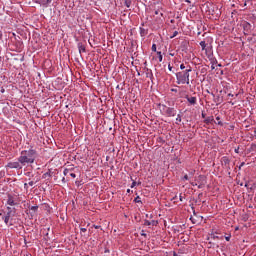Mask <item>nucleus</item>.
<instances>
[{
	"instance_id": "39448f33",
	"label": "nucleus",
	"mask_w": 256,
	"mask_h": 256,
	"mask_svg": "<svg viewBox=\"0 0 256 256\" xmlns=\"http://www.w3.org/2000/svg\"><path fill=\"white\" fill-rule=\"evenodd\" d=\"M7 205L10 207H15V205H18L17 199L11 195H8Z\"/></svg>"
},
{
	"instance_id": "72a5a7b5",
	"label": "nucleus",
	"mask_w": 256,
	"mask_h": 256,
	"mask_svg": "<svg viewBox=\"0 0 256 256\" xmlns=\"http://www.w3.org/2000/svg\"><path fill=\"white\" fill-rule=\"evenodd\" d=\"M155 15H159V12H158V11H156V12H155Z\"/></svg>"
},
{
	"instance_id": "cd10ccee",
	"label": "nucleus",
	"mask_w": 256,
	"mask_h": 256,
	"mask_svg": "<svg viewBox=\"0 0 256 256\" xmlns=\"http://www.w3.org/2000/svg\"><path fill=\"white\" fill-rule=\"evenodd\" d=\"M0 39H3V32L0 31Z\"/></svg>"
},
{
	"instance_id": "7ed1b4c3",
	"label": "nucleus",
	"mask_w": 256,
	"mask_h": 256,
	"mask_svg": "<svg viewBox=\"0 0 256 256\" xmlns=\"http://www.w3.org/2000/svg\"><path fill=\"white\" fill-rule=\"evenodd\" d=\"M159 110L165 117H175L177 115V110H175V108H171L164 104H159Z\"/></svg>"
},
{
	"instance_id": "a211bd4d",
	"label": "nucleus",
	"mask_w": 256,
	"mask_h": 256,
	"mask_svg": "<svg viewBox=\"0 0 256 256\" xmlns=\"http://www.w3.org/2000/svg\"><path fill=\"white\" fill-rule=\"evenodd\" d=\"M152 51H154V52L157 51V45H156V44H153V45H152Z\"/></svg>"
},
{
	"instance_id": "a878e982",
	"label": "nucleus",
	"mask_w": 256,
	"mask_h": 256,
	"mask_svg": "<svg viewBox=\"0 0 256 256\" xmlns=\"http://www.w3.org/2000/svg\"><path fill=\"white\" fill-rule=\"evenodd\" d=\"M80 231H81L82 233H86V232H87V228H81Z\"/></svg>"
},
{
	"instance_id": "423d86ee",
	"label": "nucleus",
	"mask_w": 256,
	"mask_h": 256,
	"mask_svg": "<svg viewBox=\"0 0 256 256\" xmlns=\"http://www.w3.org/2000/svg\"><path fill=\"white\" fill-rule=\"evenodd\" d=\"M65 177H67V175H70V177H72V179H75V177H77V175L73 172H71V169L69 168H65L63 171Z\"/></svg>"
},
{
	"instance_id": "9d476101",
	"label": "nucleus",
	"mask_w": 256,
	"mask_h": 256,
	"mask_svg": "<svg viewBox=\"0 0 256 256\" xmlns=\"http://www.w3.org/2000/svg\"><path fill=\"white\" fill-rule=\"evenodd\" d=\"M204 123H206V125H209L210 123H215V118H213V116L207 117L204 120Z\"/></svg>"
},
{
	"instance_id": "4be33fe9",
	"label": "nucleus",
	"mask_w": 256,
	"mask_h": 256,
	"mask_svg": "<svg viewBox=\"0 0 256 256\" xmlns=\"http://www.w3.org/2000/svg\"><path fill=\"white\" fill-rule=\"evenodd\" d=\"M183 181H189V176H188V175H185V176L183 177Z\"/></svg>"
},
{
	"instance_id": "20e7f679",
	"label": "nucleus",
	"mask_w": 256,
	"mask_h": 256,
	"mask_svg": "<svg viewBox=\"0 0 256 256\" xmlns=\"http://www.w3.org/2000/svg\"><path fill=\"white\" fill-rule=\"evenodd\" d=\"M7 167L9 169H23V166H21V162H19V160L18 162H9Z\"/></svg>"
},
{
	"instance_id": "f8f14e48",
	"label": "nucleus",
	"mask_w": 256,
	"mask_h": 256,
	"mask_svg": "<svg viewBox=\"0 0 256 256\" xmlns=\"http://www.w3.org/2000/svg\"><path fill=\"white\" fill-rule=\"evenodd\" d=\"M79 53H85L86 49L83 44H78Z\"/></svg>"
},
{
	"instance_id": "9b49d317",
	"label": "nucleus",
	"mask_w": 256,
	"mask_h": 256,
	"mask_svg": "<svg viewBox=\"0 0 256 256\" xmlns=\"http://www.w3.org/2000/svg\"><path fill=\"white\" fill-rule=\"evenodd\" d=\"M200 47L202 51H207V43L205 41L200 42Z\"/></svg>"
},
{
	"instance_id": "0eeeda50",
	"label": "nucleus",
	"mask_w": 256,
	"mask_h": 256,
	"mask_svg": "<svg viewBox=\"0 0 256 256\" xmlns=\"http://www.w3.org/2000/svg\"><path fill=\"white\" fill-rule=\"evenodd\" d=\"M8 213L6 214L5 218H4V223L6 225H9V219H11V207H7Z\"/></svg>"
},
{
	"instance_id": "aec40b11",
	"label": "nucleus",
	"mask_w": 256,
	"mask_h": 256,
	"mask_svg": "<svg viewBox=\"0 0 256 256\" xmlns=\"http://www.w3.org/2000/svg\"><path fill=\"white\" fill-rule=\"evenodd\" d=\"M136 186H137V182L133 181L131 184V189H133V187H136Z\"/></svg>"
},
{
	"instance_id": "ddd939ff",
	"label": "nucleus",
	"mask_w": 256,
	"mask_h": 256,
	"mask_svg": "<svg viewBox=\"0 0 256 256\" xmlns=\"http://www.w3.org/2000/svg\"><path fill=\"white\" fill-rule=\"evenodd\" d=\"M39 209V206H31L30 211H33L34 213H37V210Z\"/></svg>"
},
{
	"instance_id": "2eb2a0df",
	"label": "nucleus",
	"mask_w": 256,
	"mask_h": 256,
	"mask_svg": "<svg viewBox=\"0 0 256 256\" xmlns=\"http://www.w3.org/2000/svg\"><path fill=\"white\" fill-rule=\"evenodd\" d=\"M134 203H141V197L137 196V197L134 199Z\"/></svg>"
},
{
	"instance_id": "473e14b6",
	"label": "nucleus",
	"mask_w": 256,
	"mask_h": 256,
	"mask_svg": "<svg viewBox=\"0 0 256 256\" xmlns=\"http://www.w3.org/2000/svg\"><path fill=\"white\" fill-rule=\"evenodd\" d=\"M180 201H183V196L180 195Z\"/></svg>"
},
{
	"instance_id": "412c9836",
	"label": "nucleus",
	"mask_w": 256,
	"mask_h": 256,
	"mask_svg": "<svg viewBox=\"0 0 256 256\" xmlns=\"http://www.w3.org/2000/svg\"><path fill=\"white\" fill-rule=\"evenodd\" d=\"M144 225L151 226V221L146 220L145 223H144Z\"/></svg>"
},
{
	"instance_id": "c9c22d12",
	"label": "nucleus",
	"mask_w": 256,
	"mask_h": 256,
	"mask_svg": "<svg viewBox=\"0 0 256 256\" xmlns=\"http://www.w3.org/2000/svg\"><path fill=\"white\" fill-rule=\"evenodd\" d=\"M235 152H236V153H239V150H238V149H236V150H235Z\"/></svg>"
},
{
	"instance_id": "c85d7f7f",
	"label": "nucleus",
	"mask_w": 256,
	"mask_h": 256,
	"mask_svg": "<svg viewBox=\"0 0 256 256\" xmlns=\"http://www.w3.org/2000/svg\"><path fill=\"white\" fill-rule=\"evenodd\" d=\"M216 121H221V117L217 116Z\"/></svg>"
},
{
	"instance_id": "6ab92c4d",
	"label": "nucleus",
	"mask_w": 256,
	"mask_h": 256,
	"mask_svg": "<svg viewBox=\"0 0 256 256\" xmlns=\"http://www.w3.org/2000/svg\"><path fill=\"white\" fill-rule=\"evenodd\" d=\"M176 121H178L179 123H181V114L177 115Z\"/></svg>"
},
{
	"instance_id": "f704fd0d",
	"label": "nucleus",
	"mask_w": 256,
	"mask_h": 256,
	"mask_svg": "<svg viewBox=\"0 0 256 256\" xmlns=\"http://www.w3.org/2000/svg\"><path fill=\"white\" fill-rule=\"evenodd\" d=\"M203 119H205V114H202Z\"/></svg>"
},
{
	"instance_id": "b1692460",
	"label": "nucleus",
	"mask_w": 256,
	"mask_h": 256,
	"mask_svg": "<svg viewBox=\"0 0 256 256\" xmlns=\"http://www.w3.org/2000/svg\"><path fill=\"white\" fill-rule=\"evenodd\" d=\"M28 185H29L30 187H33V186L35 185V182L30 181V182L28 183Z\"/></svg>"
},
{
	"instance_id": "1a4fd4ad",
	"label": "nucleus",
	"mask_w": 256,
	"mask_h": 256,
	"mask_svg": "<svg viewBox=\"0 0 256 256\" xmlns=\"http://www.w3.org/2000/svg\"><path fill=\"white\" fill-rule=\"evenodd\" d=\"M39 5H42V7H47L49 3H51V0H35Z\"/></svg>"
},
{
	"instance_id": "393cba45",
	"label": "nucleus",
	"mask_w": 256,
	"mask_h": 256,
	"mask_svg": "<svg viewBox=\"0 0 256 256\" xmlns=\"http://www.w3.org/2000/svg\"><path fill=\"white\" fill-rule=\"evenodd\" d=\"M180 69L183 71L184 69H186V67H185V64H181L180 65Z\"/></svg>"
},
{
	"instance_id": "7c9ffc66",
	"label": "nucleus",
	"mask_w": 256,
	"mask_h": 256,
	"mask_svg": "<svg viewBox=\"0 0 256 256\" xmlns=\"http://www.w3.org/2000/svg\"><path fill=\"white\" fill-rule=\"evenodd\" d=\"M127 193H133V191H131V189H127Z\"/></svg>"
},
{
	"instance_id": "bb28decb",
	"label": "nucleus",
	"mask_w": 256,
	"mask_h": 256,
	"mask_svg": "<svg viewBox=\"0 0 256 256\" xmlns=\"http://www.w3.org/2000/svg\"><path fill=\"white\" fill-rule=\"evenodd\" d=\"M169 71H173V66L171 64L168 65Z\"/></svg>"
},
{
	"instance_id": "f3484780",
	"label": "nucleus",
	"mask_w": 256,
	"mask_h": 256,
	"mask_svg": "<svg viewBox=\"0 0 256 256\" xmlns=\"http://www.w3.org/2000/svg\"><path fill=\"white\" fill-rule=\"evenodd\" d=\"M158 222L155 220L150 221V225H152L153 227L157 226Z\"/></svg>"
},
{
	"instance_id": "4468645a",
	"label": "nucleus",
	"mask_w": 256,
	"mask_h": 256,
	"mask_svg": "<svg viewBox=\"0 0 256 256\" xmlns=\"http://www.w3.org/2000/svg\"><path fill=\"white\" fill-rule=\"evenodd\" d=\"M157 55H158L159 62L161 63L163 61V55L161 54V52H157Z\"/></svg>"
},
{
	"instance_id": "e433bc0d",
	"label": "nucleus",
	"mask_w": 256,
	"mask_h": 256,
	"mask_svg": "<svg viewBox=\"0 0 256 256\" xmlns=\"http://www.w3.org/2000/svg\"><path fill=\"white\" fill-rule=\"evenodd\" d=\"M172 91H174V92H175V91H177V90H175V89H172Z\"/></svg>"
},
{
	"instance_id": "c756f323",
	"label": "nucleus",
	"mask_w": 256,
	"mask_h": 256,
	"mask_svg": "<svg viewBox=\"0 0 256 256\" xmlns=\"http://www.w3.org/2000/svg\"><path fill=\"white\" fill-rule=\"evenodd\" d=\"M218 125H221V127H223V122L218 121Z\"/></svg>"
},
{
	"instance_id": "f03ea898",
	"label": "nucleus",
	"mask_w": 256,
	"mask_h": 256,
	"mask_svg": "<svg viewBox=\"0 0 256 256\" xmlns=\"http://www.w3.org/2000/svg\"><path fill=\"white\" fill-rule=\"evenodd\" d=\"M191 71H193V69L191 66H188L186 70L176 73V83L178 85H189V73H191Z\"/></svg>"
},
{
	"instance_id": "f257e3e1",
	"label": "nucleus",
	"mask_w": 256,
	"mask_h": 256,
	"mask_svg": "<svg viewBox=\"0 0 256 256\" xmlns=\"http://www.w3.org/2000/svg\"><path fill=\"white\" fill-rule=\"evenodd\" d=\"M36 158L37 152L35 150H23L18 158V161L21 163V165H29L35 163Z\"/></svg>"
},
{
	"instance_id": "6e6552de",
	"label": "nucleus",
	"mask_w": 256,
	"mask_h": 256,
	"mask_svg": "<svg viewBox=\"0 0 256 256\" xmlns=\"http://www.w3.org/2000/svg\"><path fill=\"white\" fill-rule=\"evenodd\" d=\"M186 99H187L188 103H190V105H197V97L186 96Z\"/></svg>"
},
{
	"instance_id": "5701e85b",
	"label": "nucleus",
	"mask_w": 256,
	"mask_h": 256,
	"mask_svg": "<svg viewBox=\"0 0 256 256\" xmlns=\"http://www.w3.org/2000/svg\"><path fill=\"white\" fill-rule=\"evenodd\" d=\"M226 241H231V234L225 237Z\"/></svg>"
},
{
	"instance_id": "dca6fc26",
	"label": "nucleus",
	"mask_w": 256,
	"mask_h": 256,
	"mask_svg": "<svg viewBox=\"0 0 256 256\" xmlns=\"http://www.w3.org/2000/svg\"><path fill=\"white\" fill-rule=\"evenodd\" d=\"M177 35H179V32L174 31L173 35L170 37V39H174V37H177Z\"/></svg>"
},
{
	"instance_id": "2f4dec72",
	"label": "nucleus",
	"mask_w": 256,
	"mask_h": 256,
	"mask_svg": "<svg viewBox=\"0 0 256 256\" xmlns=\"http://www.w3.org/2000/svg\"><path fill=\"white\" fill-rule=\"evenodd\" d=\"M228 97H233V94L229 93V94H228Z\"/></svg>"
}]
</instances>
